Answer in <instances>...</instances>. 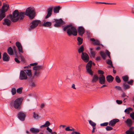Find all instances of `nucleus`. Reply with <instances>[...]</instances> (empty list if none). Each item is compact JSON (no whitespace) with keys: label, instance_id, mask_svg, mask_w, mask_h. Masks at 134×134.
<instances>
[{"label":"nucleus","instance_id":"11","mask_svg":"<svg viewBox=\"0 0 134 134\" xmlns=\"http://www.w3.org/2000/svg\"><path fill=\"white\" fill-rule=\"evenodd\" d=\"M17 116L18 118L22 121H23L25 120L26 116V114L21 111L19 112L18 113Z\"/></svg>","mask_w":134,"mask_h":134},{"label":"nucleus","instance_id":"53","mask_svg":"<svg viewBox=\"0 0 134 134\" xmlns=\"http://www.w3.org/2000/svg\"><path fill=\"white\" fill-rule=\"evenodd\" d=\"M116 103L118 104H121L122 103V100H116Z\"/></svg>","mask_w":134,"mask_h":134},{"label":"nucleus","instance_id":"14","mask_svg":"<svg viewBox=\"0 0 134 134\" xmlns=\"http://www.w3.org/2000/svg\"><path fill=\"white\" fill-rule=\"evenodd\" d=\"M15 45L18 48L19 54H21L20 53H23V47L21 43L17 41L15 43Z\"/></svg>","mask_w":134,"mask_h":134},{"label":"nucleus","instance_id":"23","mask_svg":"<svg viewBox=\"0 0 134 134\" xmlns=\"http://www.w3.org/2000/svg\"><path fill=\"white\" fill-rule=\"evenodd\" d=\"M90 40L92 41L93 44L96 45H98L99 44L100 42L98 40H96L95 38H91Z\"/></svg>","mask_w":134,"mask_h":134},{"label":"nucleus","instance_id":"32","mask_svg":"<svg viewBox=\"0 0 134 134\" xmlns=\"http://www.w3.org/2000/svg\"><path fill=\"white\" fill-rule=\"evenodd\" d=\"M123 81L125 82H127L129 81V76L128 75H126L122 77Z\"/></svg>","mask_w":134,"mask_h":134},{"label":"nucleus","instance_id":"48","mask_svg":"<svg viewBox=\"0 0 134 134\" xmlns=\"http://www.w3.org/2000/svg\"><path fill=\"white\" fill-rule=\"evenodd\" d=\"M114 88L117 90H118L121 91H122V90L121 87L119 86H114Z\"/></svg>","mask_w":134,"mask_h":134},{"label":"nucleus","instance_id":"34","mask_svg":"<svg viewBox=\"0 0 134 134\" xmlns=\"http://www.w3.org/2000/svg\"><path fill=\"white\" fill-rule=\"evenodd\" d=\"M122 86L125 90H126L130 88V86L129 85L126 84V83H123Z\"/></svg>","mask_w":134,"mask_h":134},{"label":"nucleus","instance_id":"56","mask_svg":"<svg viewBox=\"0 0 134 134\" xmlns=\"http://www.w3.org/2000/svg\"><path fill=\"white\" fill-rule=\"evenodd\" d=\"M47 130L50 133H51L52 131V130L50 129L49 127H48L47 128Z\"/></svg>","mask_w":134,"mask_h":134},{"label":"nucleus","instance_id":"8","mask_svg":"<svg viewBox=\"0 0 134 134\" xmlns=\"http://www.w3.org/2000/svg\"><path fill=\"white\" fill-rule=\"evenodd\" d=\"M25 72H26V74L27 76H29V77L28 79V80L29 81H32V80L35 78H37L36 76H34V75L32 76V70L31 69H26L24 70Z\"/></svg>","mask_w":134,"mask_h":134},{"label":"nucleus","instance_id":"46","mask_svg":"<svg viewBox=\"0 0 134 134\" xmlns=\"http://www.w3.org/2000/svg\"><path fill=\"white\" fill-rule=\"evenodd\" d=\"M134 81L133 80H131L129 81H128L127 83L129 85H132L133 84Z\"/></svg>","mask_w":134,"mask_h":134},{"label":"nucleus","instance_id":"19","mask_svg":"<svg viewBox=\"0 0 134 134\" xmlns=\"http://www.w3.org/2000/svg\"><path fill=\"white\" fill-rule=\"evenodd\" d=\"M99 82L101 84H104L106 82L105 76H99Z\"/></svg>","mask_w":134,"mask_h":134},{"label":"nucleus","instance_id":"24","mask_svg":"<svg viewBox=\"0 0 134 134\" xmlns=\"http://www.w3.org/2000/svg\"><path fill=\"white\" fill-rule=\"evenodd\" d=\"M106 78L107 82L109 83L112 82L114 79V77L111 75L107 76Z\"/></svg>","mask_w":134,"mask_h":134},{"label":"nucleus","instance_id":"5","mask_svg":"<svg viewBox=\"0 0 134 134\" xmlns=\"http://www.w3.org/2000/svg\"><path fill=\"white\" fill-rule=\"evenodd\" d=\"M43 68V65H36L33 67L32 69L34 70V76H36V77H38L41 73V70Z\"/></svg>","mask_w":134,"mask_h":134},{"label":"nucleus","instance_id":"22","mask_svg":"<svg viewBox=\"0 0 134 134\" xmlns=\"http://www.w3.org/2000/svg\"><path fill=\"white\" fill-rule=\"evenodd\" d=\"M125 122L127 126L130 127L133 124V122L132 120L130 119H128L125 121Z\"/></svg>","mask_w":134,"mask_h":134},{"label":"nucleus","instance_id":"9","mask_svg":"<svg viewBox=\"0 0 134 134\" xmlns=\"http://www.w3.org/2000/svg\"><path fill=\"white\" fill-rule=\"evenodd\" d=\"M54 22L55 23L54 24L55 27H59L62 26L65 23V22L64 21L62 18L59 19H54Z\"/></svg>","mask_w":134,"mask_h":134},{"label":"nucleus","instance_id":"43","mask_svg":"<svg viewBox=\"0 0 134 134\" xmlns=\"http://www.w3.org/2000/svg\"><path fill=\"white\" fill-rule=\"evenodd\" d=\"M88 122L92 126H96V124L95 123V122H93V121H92L91 120H88Z\"/></svg>","mask_w":134,"mask_h":134},{"label":"nucleus","instance_id":"15","mask_svg":"<svg viewBox=\"0 0 134 134\" xmlns=\"http://www.w3.org/2000/svg\"><path fill=\"white\" fill-rule=\"evenodd\" d=\"M120 121L119 119H114L110 121L109 123V126H114L116 124L119 122Z\"/></svg>","mask_w":134,"mask_h":134},{"label":"nucleus","instance_id":"7","mask_svg":"<svg viewBox=\"0 0 134 134\" xmlns=\"http://www.w3.org/2000/svg\"><path fill=\"white\" fill-rule=\"evenodd\" d=\"M88 62L86 66L87 71L90 75H93L94 72L91 69L92 62V60H90Z\"/></svg>","mask_w":134,"mask_h":134},{"label":"nucleus","instance_id":"58","mask_svg":"<svg viewBox=\"0 0 134 134\" xmlns=\"http://www.w3.org/2000/svg\"><path fill=\"white\" fill-rule=\"evenodd\" d=\"M65 130L67 131H70V127L69 126H68L65 128Z\"/></svg>","mask_w":134,"mask_h":134},{"label":"nucleus","instance_id":"47","mask_svg":"<svg viewBox=\"0 0 134 134\" xmlns=\"http://www.w3.org/2000/svg\"><path fill=\"white\" fill-rule=\"evenodd\" d=\"M108 124H109V123L108 122H105L101 124H100V125L101 126H107Z\"/></svg>","mask_w":134,"mask_h":134},{"label":"nucleus","instance_id":"55","mask_svg":"<svg viewBox=\"0 0 134 134\" xmlns=\"http://www.w3.org/2000/svg\"><path fill=\"white\" fill-rule=\"evenodd\" d=\"M71 134H81L78 131H73L71 133Z\"/></svg>","mask_w":134,"mask_h":134},{"label":"nucleus","instance_id":"28","mask_svg":"<svg viewBox=\"0 0 134 134\" xmlns=\"http://www.w3.org/2000/svg\"><path fill=\"white\" fill-rule=\"evenodd\" d=\"M77 40L78 42L77 43V44L79 45L80 46L81 45L83 42V38L80 37H78L77 38Z\"/></svg>","mask_w":134,"mask_h":134},{"label":"nucleus","instance_id":"33","mask_svg":"<svg viewBox=\"0 0 134 134\" xmlns=\"http://www.w3.org/2000/svg\"><path fill=\"white\" fill-rule=\"evenodd\" d=\"M100 54L104 60H105L106 58V54L103 51H101L99 52Z\"/></svg>","mask_w":134,"mask_h":134},{"label":"nucleus","instance_id":"50","mask_svg":"<svg viewBox=\"0 0 134 134\" xmlns=\"http://www.w3.org/2000/svg\"><path fill=\"white\" fill-rule=\"evenodd\" d=\"M38 64V63H37L36 62L34 63H31L30 64V67L31 66H36Z\"/></svg>","mask_w":134,"mask_h":134},{"label":"nucleus","instance_id":"62","mask_svg":"<svg viewBox=\"0 0 134 134\" xmlns=\"http://www.w3.org/2000/svg\"><path fill=\"white\" fill-rule=\"evenodd\" d=\"M24 69H25V68L30 69V68L31 67H30V65H28V66H25L24 67Z\"/></svg>","mask_w":134,"mask_h":134},{"label":"nucleus","instance_id":"38","mask_svg":"<svg viewBox=\"0 0 134 134\" xmlns=\"http://www.w3.org/2000/svg\"><path fill=\"white\" fill-rule=\"evenodd\" d=\"M23 88L20 87L17 89L16 90L17 93L19 94H21L22 92Z\"/></svg>","mask_w":134,"mask_h":134},{"label":"nucleus","instance_id":"20","mask_svg":"<svg viewBox=\"0 0 134 134\" xmlns=\"http://www.w3.org/2000/svg\"><path fill=\"white\" fill-rule=\"evenodd\" d=\"M126 134H134V127H131L125 132Z\"/></svg>","mask_w":134,"mask_h":134},{"label":"nucleus","instance_id":"12","mask_svg":"<svg viewBox=\"0 0 134 134\" xmlns=\"http://www.w3.org/2000/svg\"><path fill=\"white\" fill-rule=\"evenodd\" d=\"M28 78L24 70H21L20 74L19 79L21 80H28Z\"/></svg>","mask_w":134,"mask_h":134},{"label":"nucleus","instance_id":"39","mask_svg":"<svg viewBox=\"0 0 134 134\" xmlns=\"http://www.w3.org/2000/svg\"><path fill=\"white\" fill-rule=\"evenodd\" d=\"M16 91L15 87H13L12 89L11 92L13 95H15L16 93Z\"/></svg>","mask_w":134,"mask_h":134},{"label":"nucleus","instance_id":"6","mask_svg":"<svg viewBox=\"0 0 134 134\" xmlns=\"http://www.w3.org/2000/svg\"><path fill=\"white\" fill-rule=\"evenodd\" d=\"M41 23V21L40 20H33L30 23L31 25L29 28V30L31 31L36 27L39 24Z\"/></svg>","mask_w":134,"mask_h":134},{"label":"nucleus","instance_id":"13","mask_svg":"<svg viewBox=\"0 0 134 134\" xmlns=\"http://www.w3.org/2000/svg\"><path fill=\"white\" fill-rule=\"evenodd\" d=\"M81 59L85 63H87L89 60V57L86 52L83 53L81 56Z\"/></svg>","mask_w":134,"mask_h":134},{"label":"nucleus","instance_id":"63","mask_svg":"<svg viewBox=\"0 0 134 134\" xmlns=\"http://www.w3.org/2000/svg\"><path fill=\"white\" fill-rule=\"evenodd\" d=\"M13 48L14 52L17 51L16 47L15 46H14L13 47Z\"/></svg>","mask_w":134,"mask_h":134},{"label":"nucleus","instance_id":"44","mask_svg":"<svg viewBox=\"0 0 134 134\" xmlns=\"http://www.w3.org/2000/svg\"><path fill=\"white\" fill-rule=\"evenodd\" d=\"M106 130L107 131H110L112 130L113 128L110 126H107L105 128Z\"/></svg>","mask_w":134,"mask_h":134},{"label":"nucleus","instance_id":"10","mask_svg":"<svg viewBox=\"0 0 134 134\" xmlns=\"http://www.w3.org/2000/svg\"><path fill=\"white\" fill-rule=\"evenodd\" d=\"M77 31V33L81 37H82L83 35L85 32V29L82 26H79L77 29H76Z\"/></svg>","mask_w":134,"mask_h":134},{"label":"nucleus","instance_id":"2","mask_svg":"<svg viewBox=\"0 0 134 134\" xmlns=\"http://www.w3.org/2000/svg\"><path fill=\"white\" fill-rule=\"evenodd\" d=\"M63 31L66 32L67 35L69 36L72 35L76 36L77 35L76 28L74 25L72 23H70L62 26Z\"/></svg>","mask_w":134,"mask_h":134},{"label":"nucleus","instance_id":"35","mask_svg":"<svg viewBox=\"0 0 134 134\" xmlns=\"http://www.w3.org/2000/svg\"><path fill=\"white\" fill-rule=\"evenodd\" d=\"M133 108L131 107H129L126 108L124 111V112L126 113L127 114H129L130 113V111H132Z\"/></svg>","mask_w":134,"mask_h":134},{"label":"nucleus","instance_id":"27","mask_svg":"<svg viewBox=\"0 0 134 134\" xmlns=\"http://www.w3.org/2000/svg\"><path fill=\"white\" fill-rule=\"evenodd\" d=\"M99 77L97 75H94L92 77V81L93 82L96 83L97 81L99 80Z\"/></svg>","mask_w":134,"mask_h":134},{"label":"nucleus","instance_id":"42","mask_svg":"<svg viewBox=\"0 0 134 134\" xmlns=\"http://www.w3.org/2000/svg\"><path fill=\"white\" fill-rule=\"evenodd\" d=\"M115 80L116 82L118 83H120L121 82V80L119 77L118 76H116L115 77Z\"/></svg>","mask_w":134,"mask_h":134},{"label":"nucleus","instance_id":"57","mask_svg":"<svg viewBox=\"0 0 134 134\" xmlns=\"http://www.w3.org/2000/svg\"><path fill=\"white\" fill-rule=\"evenodd\" d=\"M95 60L97 61H99L101 60V58L100 56H98L95 59Z\"/></svg>","mask_w":134,"mask_h":134},{"label":"nucleus","instance_id":"17","mask_svg":"<svg viewBox=\"0 0 134 134\" xmlns=\"http://www.w3.org/2000/svg\"><path fill=\"white\" fill-rule=\"evenodd\" d=\"M4 22L3 23V24L4 25H7L8 26H9L11 24L12 21L7 18L4 19Z\"/></svg>","mask_w":134,"mask_h":134},{"label":"nucleus","instance_id":"36","mask_svg":"<svg viewBox=\"0 0 134 134\" xmlns=\"http://www.w3.org/2000/svg\"><path fill=\"white\" fill-rule=\"evenodd\" d=\"M90 54H89V55L91 58L92 57L93 58H95L96 53L94 51L90 52Z\"/></svg>","mask_w":134,"mask_h":134},{"label":"nucleus","instance_id":"29","mask_svg":"<svg viewBox=\"0 0 134 134\" xmlns=\"http://www.w3.org/2000/svg\"><path fill=\"white\" fill-rule=\"evenodd\" d=\"M52 23L51 22L47 21L45 22L42 24V25L45 27H48L51 26Z\"/></svg>","mask_w":134,"mask_h":134},{"label":"nucleus","instance_id":"30","mask_svg":"<svg viewBox=\"0 0 134 134\" xmlns=\"http://www.w3.org/2000/svg\"><path fill=\"white\" fill-rule=\"evenodd\" d=\"M7 52L9 55H12L14 54L13 50L11 47H9L7 49Z\"/></svg>","mask_w":134,"mask_h":134},{"label":"nucleus","instance_id":"25","mask_svg":"<svg viewBox=\"0 0 134 134\" xmlns=\"http://www.w3.org/2000/svg\"><path fill=\"white\" fill-rule=\"evenodd\" d=\"M14 11H13L12 14H10L8 15L7 17V18H9L12 21L13 23H14Z\"/></svg>","mask_w":134,"mask_h":134},{"label":"nucleus","instance_id":"31","mask_svg":"<svg viewBox=\"0 0 134 134\" xmlns=\"http://www.w3.org/2000/svg\"><path fill=\"white\" fill-rule=\"evenodd\" d=\"M85 50L84 47L83 45H82L78 49V52L79 53H82V54L83 53H84L83 52Z\"/></svg>","mask_w":134,"mask_h":134},{"label":"nucleus","instance_id":"51","mask_svg":"<svg viewBox=\"0 0 134 134\" xmlns=\"http://www.w3.org/2000/svg\"><path fill=\"white\" fill-rule=\"evenodd\" d=\"M130 116L132 120H134V112H133L130 114Z\"/></svg>","mask_w":134,"mask_h":134},{"label":"nucleus","instance_id":"52","mask_svg":"<svg viewBox=\"0 0 134 134\" xmlns=\"http://www.w3.org/2000/svg\"><path fill=\"white\" fill-rule=\"evenodd\" d=\"M106 54V55H109L110 54V53L107 49L105 50V53Z\"/></svg>","mask_w":134,"mask_h":134},{"label":"nucleus","instance_id":"4","mask_svg":"<svg viewBox=\"0 0 134 134\" xmlns=\"http://www.w3.org/2000/svg\"><path fill=\"white\" fill-rule=\"evenodd\" d=\"M24 99L23 97H21L16 99L14 101L13 103V106L14 108L18 110L21 109V105Z\"/></svg>","mask_w":134,"mask_h":134},{"label":"nucleus","instance_id":"37","mask_svg":"<svg viewBox=\"0 0 134 134\" xmlns=\"http://www.w3.org/2000/svg\"><path fill=\"white\" fill-rule=\"evenodd\" d=\"M98 74H100L99 76H104V72L102 70H99L98 71Z\"/></svg>","mask_w":134,"mask_h":134},{"label":"nucleus","instance_id":"1","mask_svg":"<svg viewBox=\"0 0 134 134\" xmlns=\"http://www.w3.org/2000/svg\"><path fill=\"white\" fill-rule=\"evenodd\" d=\"M25 15L28 16L30 20L34 19L36 16L35 8L29 7L26 8L25 11H19L17 9L14 10V23L23 21Z\"/></svg>","mask_w":134,"mask_h":134},{"label":"nucleus","instance_id":"61","mask_svg":"<svg viewBox=\"0 0 134 134\" xmlns=\"http://www.w3.org/2000/svg\"><path fill=\"white\" fill-rule=\"evenodd\" d=\"M32 82V84H31V86L33 87H35V85L34 82H33L32 81H31Z\"/></svg>","mask_w":134,"mask_h":134},{"label":"nucleus","instance_id":"41","mask_svg":"<svg viewBox=\"0 0 134 134\" xmlns=\"http://www.w3.org/2000/svg\"><path fill=\"white\" fill-rule=\"evenodd\" d=\"M19 56V57L21 58V61L22 62L23 64L25 63L26 62V61L24 57L23 56L21 55V54Z\"/></svg>","mask_w":134,"mask_h":134},{"label":"nucleus","instance_id":"16","mask_svg":"<svg viewBox=\"0 0 134 134\" xmlns=\"http://www.w3.org/2000/svg\"><path fill=\"white\" fill-rule=\"evenodd\" d=\"M53 7H50L47 9V14L45 17V19H47L51 16L52 13Z\"/></svg>","mask_w":134,"mask_h":134},{"label":"nucleus","instance_id":"26","mask_svg":"<svg viewBox=\"0 0 134 134\" xmlns=\"http://www.w3.org/2000/svg\"><path fill=\"white\" fill-rule=\"evenodd\" d=\"M61 8L60 6H57L54 7L53 8V12L54 13H57L59 12V11Z\"/></svg>","mask_w":134,"mask_h":134},{"label":"nucleus","instance_id":"54","mask_svg":"<svg viewBox=\"0 0 134 134\" xmlns=\"http://www.w3.org/2000/svg\"><path fill=\"white\" fill-rule=\"evenodd\" d=\"M15 61L18 63H19L20 62L18 59V58H15L14 59Z\"/></svg>","mask_w":134,"mask_h":134},{"label":"nucleus","instance_id":"18","mask_svg":"<svg viewBox=\"0 0 134 134\" xmlns=\"http://www.w3.org/2000/svg\"><path fill=\"white\" fill-rule=\"evenodd\" d=\"M3 59L5 62H8L9 60L10 57L6 52H4L3 53Z\"/></svg>","mask_w":134,"mask_h":134},{"label":"nucleus","instance_id":"64","mask_svg":"<svg viewBox=\"0 0 134 134\" xmlns=\"http://www.w3.org/2000/svg\"><path fill=\"white\" fill-rule=\"evenodd\" d=\"M100 49V47L99 46H97V47H96V49L97 51H98Z\"/></svg>","mask_w":134,"mask_h":134},{"label":"nucleus","instance_id":"60","mask_svg":"<svg viewBox=\"0 0 134 134\" xmlns=\"http://www.w3.org/2000/svg\"><path fill=\"white\" fill-rule=\"evenodd\" d=\"M15 55V58H19V56L18 55V53L17 51L14 52Z\"/></svg>","mask_w":134,"mask_h":134},{"label":"nucleus","instance_id":"40","mask_svg":"<svg viewBox=\"0 0 134 134\" xmlns=\"http://www.w3.org/2000/svg\"><path fill=\"white\" fill-rule=\"evenodd\" d=\"M33 117L34 118L36 119H38L40 118V116L37 114H36L35 112L33 113Z\"/></svg>","mask_w":134,"mask_h":134},{"label":"nucleus","instance_id":"45","mask_svg":"<svg viewBox=\"0 0 134 134\" xmlns=\"http://www.w3.org/2000/svg\"><path fill=\"white\" fill-rule=\"evenodd\" d=\"M106 63L107 64L109 65L110 66L113 64L112 61L111 60L108 59L106 60Z\"/></svg>","mask_w":134,"mask_h":134},{"label":"nucleus","instance_id":"3","mask_svg":"<svg viewBox=\"0 0 134 134\" xmlns=\"http://www.w3.org/2000/svg\"><path fill=\"white\" fill-rule=\"evenodd\" d=\"M9 4L4 3L1 9H0V21L2 20L6 16L5 13L9 9Z\"/></svg>","mask_w":134,"mask_h":134},{"label":"nucleus","instance_id":"59","mask_svg":"<svg viewBox=\"0 0 134 134\" xmlns=\"http://www.w3.org/2000/svg\"><path fill=\"white\" fill-rule=\"evenodd\" d=\"M126 96L127 97H129V96H126V94L124 92V93H123L121 97L122 98H124L125 96Z\"/></svg>","mask_w":134,"mask_h":134},{"label":"nucleus","instance_id":"49","mask_svg":"<svg viewBox=\"0 0 134 134\" xmlns=\"http://www.w3.org/2000/svg\"><path fill=\"white\" fill-rule=\"evenodd\" d=\"M50 123L48 121H46L45 123L44 124L46 127H48L50 125Z\"/></svg>","mask_w":134,"mask_h":134},{"label":"nucleus","instance_id":"21","mask_svg":"<svg viewBox=\"0 0 134 134\" xmlns=\"http://www.w3.org/2000/svg\"><path fill=\"white\" fill-rule=\"evenodd\" d=\"M30 131L31 133L36 134L40 131V130L34 127H31L30 129Z\"/></svg>","mask_w":134,"mask_h":134}]
</instances>
